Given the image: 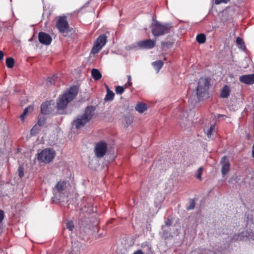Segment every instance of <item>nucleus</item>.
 Segmentation results:
<instances>
[{
	"instance_id": "1",
	"label": "nucleus",
	"mask_w": 254,
	"mask_h": 254,
	"mask_svg": "<svg viewBox=\"0 0 254 254\" xmlns=\"http://www.w3.org/2000/svg\"><path fill=\"white\" fill-rule=\"evenodd\" d=\"M78 88L76 86L71 87L68 91L59 97L57 102V108L60 111L66 108L68 103L77 96Z\"/></svg>"
},
{
	"instance_id": "2",
	"label": "nucleus",
	"mask_w": 254,
	"mask_h": 254,
	"mask_svg": "<svg viewBox=\"0 0 254 254\" xmlns=\"http://www.w3.org/2000/svg\"><path fill=\"white\" fill-rule=\"evenodd\" d=\"M95 107L93 106H87L84 113L78 116L73 121V124L76 128L79 129L83 127L87 123H89L94 115Z\"/></svg>"
},
{
	"instance_id": "3",
	"label": "nucleus",
	"mask_w": 254,
	"mask_h": 254,
	"mask_svg": "<svg viewBox=\"0 0 254 254\" xmlns=\"http://www.w3.org/2000/svg\"><path fill=\"white\" fill-rule=\"evenodd\" d=\"M172 27L171 23H162L156 20L151 24V31L155 37H159L169 33Z\"/></svg>"
},
{
	"instance_id": "4",
	"label": "nucleus",
	"mask_w": 254,
	"mask_h": 254,
	"mask_svg": "<svg viewBox=\"0 0 254 254\" xmlns=\"http://www.w3.org/2000/svg\"><path fill=\"white\" fill-rule=\"evenodd\" d=\"M209 86L210 80L208 78H200L196 88V95L199 100H202L207 95Z\"/></svg>"
},
{
	"instance_id": "5",
	"label": "nucleus",
	"mask_w": 254,
	"mask_h": 254,
	"mask_svg": "<svg viewBox=\"0 0 254 254\" xmlns=\"http://www.w3.org/2000/svg\"><path fill=\"white\" fill-rule=\"evenodd\" d=\"M56 26L59 32L64 37L67 36L72 29L69 27L66 16H60L56 22Z\"/></svg>"
},
{
	"instance_id": "6",
	"label": "nucleus",
	"mask_w": 254,
	"mask_h": 254,
	"mask_svg": "<svg viewBox=\"0 0 254 254\" xmlns=\"http://www.w3.org/2000/svg\"><path fill=\"white\" fill-rule=\"evenodd\" d=\"M66 182L62 180H60L57 183L53 190L54 194L53 198L60 200L64 196V191L66 188Z\"/></svg>"
},
{
	"instance_id": "7",
	"label": "nucleus",
	"mask_w": 254,
	"mask_h": 254,
	"mask_svg": "<svg viewBox=\"0 0 254 254\" xmlns=\"http://www.w3.org/2000/svg\"><path fill=\"white\" fill-rule=\"evenodd\" d=\"M55 151L51 149H45L38 154V160L45 163H49L52 161L55 156Z\"/></svg>"
},
{
	"instance_id": "8",
	"label": "nucleus",
	"mask_w": 254,
	"mask_h": 254,
	"mask_svg": "<svg viewBox=\"0 0 254 254\" xmlns=\"http://www.w3.org/2000/svg\"><path fill=\"white\" fill-rule=\"evenodd\" d=\"M107 39V37L105 34L100 35L96 39L91 52L93 54L98 53L106 44Z\"/></svg>"
},
{
	"instance_id": "9",
	"label": "nucleus",
	"mask_w": 254,
	"mask_h": 254,
	"mask_svg": "<svg viewBox=\"0 0 254 254\" xmlns=\"http://www.w3.org/2000/svg\"><path fill=\"white\" fill-rule=\"evenodd\" d=\"M107 150V143L104 141L98 142L95 147V152L97 157L102 158L106 154Z\"/></svg>"
},
{
	"instance_id": "10",
	"label": "nucleus",
	"mask_w": 254,
	"mask_h": 254,
	"mask_svg": "<svg viewBox=\"0 0 254 254\" xmlns=\"http://www.w3.org/2000/svg\"><path fill=\"white\" fill-rule=\"evenodd\" d=\"M220 164L222 165L221 173L222 176L225 177L229 172L230 164L226 156H224L221 159Z\"/></svg>"
},
{
	"instance_id": "11",
	"label": "nucleus",
	"mask_w": 254,
	"mask_h": 254,
	"mask_svg": "<svg viewBox=\"0 0 254 254\" xmlns=\"http://www.w3.org/2000/svg\"><path fill=\"white\" fill-rule=\"evenodd\" d=\"M38 40L40 43L48 46L51 44L52 38L49 34L40 32L38 34Z\"/></svg>"
},
{
	"instance_id": "12",
	"label": "nucleus",
	"mask_w": 254,
	"mask_h": 254,
	"mask_svg": "<svg viewBox=\"0 0 254 254\" xmlns=\"http://www.w3.org/2000/svg\"><path fill=\"white\" fill-rule=\"evenodd\" d=\"M54 111V105H52L51 101L43 103L41 105V113L44 115L52 114Z\"/></svg>"
},
{
	"instance_id": "13",
	"label": "nucleus",
	"mask_w": 254,
	"mask_h": 254,
	"mask_svg": "<svg viewBox=\"0 0 254 254\" xmlns=\"http://www.w3.org/2000/svg\"><path fill=\"white\" fill-rule=\"evenodd\" d=\"M137 46L140 49H151L155 46V41L151 39L140 41L137 43Z\"/></svg>"
},
{
	"instance_id": "14",
	"label": "nucleus",
	"mask_w": 254,
	"mask_h": 254,
	"mask_svg": "<svg viewBox=\"0 0 254 254\" xmlns=\"http://www.w3.org/2000/svg\"><path fill=\"white\" fill-rule=\"evenodd\" d=\"M174 43V39L171 37H167L164 41L161 43V49L163 50H167L170 49Z\"/></svg>"
},
{
	"instance_id": "15",
	"label": "nucleus",
	"mask_w": 254,
	"mask_h": 254,
	"mask_svg": "<svg viewBox=\"0 0 254 254\" xmlns=\"http://www.w3.org/2000/svg\"><path fill=\"white\" fill-rule=\"evenodd\" d=\"M239 80L243 83L253 84L254 83V73L242 75L240 76Z\"/></svg>"
},
{
	"instance_id": "16",
	"label": "nucleus",
	"mask_w": 254,
	"mask_h": 254,
	"mask_svg": "<svg viewBox=\"0 0 254 254\" xmlns=\"http://www.w3.org/2000/svg\"><path fill=\"white\" fill-rule=\"evenodd\" d=\"M141 247L142 249L143 252L145 254H155L152 250L151 246L147 242H144L141 244Z\"/></svg>"
},
{
	"instance_id": "17",
	"label": "nucleus",
	"mask_w": 254,
	"mask_h": 254,
	"mask_svg": "<svg viewBox=\"0 0 254 254\" xmlns=\"http://www.w3.org/2000/svg\"><path fill=\"white\" fill-rule=\"evenodd\" d=\"M231 89L229 86L225 85L221 89L220 97L222 98H227L230 94Z\"/></svg>"
},
{
	"instance_id": "18",
	"label": "nucleus",
	"mask_w": 254,
	"mask_h": 254,
	"mask_svg": "<svg viewBox=\"0 0 254 254\" xmlns=\"http://www.w3.org/2000/svg\"><path fill=\"white\" fill-rule=\"evenodd\" d=\"M107 94L105 96L104 100L105 101H112L114 99L115 94L111 91L108 86H106Z\"/></svg>"
},
{
	"instance_id": "19",
	"label": "nucleus",
	"mask_w": 254,
	"mask_h": 254,
	"mask_svg": "<svg viewBox=\"0 0 254 254\" xmlns=\"http://www.w3.org/2000/svg\"><path fill=\"white\" fill-rule=\"evenodd\" d=\"M91 75L93 78L95 80H98L100 79L102 77L101 73L100 71L96 68H93L91 71Z\"/></svg>"
},
{
	"instance_id": "20",
	"label": "nucleus",
	"mask_w": 254,
	"mask_h": 254,
	"mask_svg": "<svg viewBox=\"0 0 254 254\" xmlns=\"http://www.w3.org/2000/svg\"><path fill=\"white\" fill-rule=\"evenodd\" d=\"M135 110L139 113H142L147 110L146 105L144 103H139L136 105Z\"/></svg>"
},
{
	"instance_id": "21",
	"label": "nucleus",
	"mask_w": 254,
	"mask_h": 254,
	"mask_svg": "<svg viewBox=\"0 0 254 254\" xmlns=\"http://www.w3.org/2000/svg\"><path fill=\"white\" fill-rule=\"evenodd\" d=\"M152 64L154 69L158 72L163 66L164 63L161 60H158L153 62Z\"/></svg>"
},
{
	"instance_id": "22",
	"label": "nucleus",
	"mask_w": 254,
	"mask_h": 254,
	"mask_svg": "<svg viewBox=\"0 0 254 254\" xmlns=\"http://www.w3.org/2000/svg\"><path fill=\"white\" fill-rule=\"evenodd\" d=\"M236 44L239 49H241L243 51L245 50L246 46L245 45L244 41L242 38L240 37H237L236 39Z\"/></svg>"
},
{
	"instance_id": "23",
	"label": "nucleus",
	"mask_w": 254,
	"mask_h": 254,
	"mask_svg": "<svg viewBox=\"0 0 254 254\" xmlns=\"http://www.w3.org/2000/svg\"><path fill=\"white\" fill-rule=\"evenodd\" d=\"M215 127V124H211L209 128H204V131L206 134L207 136L210 138L212 134V132L214 131Z\"/></svg>"
},
{
	"instance_id": "24",
	"label": "nucleus",
	"mask_w": 254,
	"mask_h": 254,
	"mask_svg": "<svg viewBox=\"0 0 254 254\" xmlns=\"http://www.w3.org/2000/svg\"><path fill=\"white\" fill-rule=\"evenodd\" d=\"M33 107L32 106H29L26 108H25L23 111V113L20 116L19 118L21 121L24 120L25 116L27 115L28 112V111L30 110L31 111H33Z\"/></svg>"
},
{
	"instance_id": "25",
	"label": "nucleus",
	"mask_w": 254,
	"mask_h": 254,
	"mask_svg": "<svg viewBox=\"0 0 254 254\" xmlns=\"http://www.w3.org/2000/svg\"><path fill=\"white\" fill-rule=\"evenodd\" d=\"M14 60L11 57H8L6 59L5 63L6 66L9 68H11L14 66Z\"/></svg>"
},
{
	"instance_id": "26",
	"label": "nucleus",
	"mask_w": 254,
	"mask_h": 254,
	"mask_svg": "<svg viewBox=\"0 0 254 254\" xmlns=\"http://www.w3.org/2000/svg\"><path fill=\"white\" fill-rule=\"evenodd\" d=\"M196 41L200 44L204 43L206 41V37L204 34H199L196 36Z\"/></svg>"
},
{
	"instance_id": "27",
	"label": "nucleus",
	"mask_w": 254,
	"mask_h": 254,
	"mask_svg": "<svg viewBox=\"0 0 254 254\" xmlns=\"http://www.w3.org/2000/svg\"><path fill=\"white\" fill-rule=\"evenodd\" d=\"M58 78L57 75H54L51 77H48L47 81V84L48 85H51L55 83L56 78Z\"/></svg>"
},
{
	"instance_id": "28",
	"label": "nucleus",
	"mask_w": 254,
	"mask_h": 254,
	"mask_svg": "<svg viewBox=\"0 0 254 254\" xmlns=\"http://www.w3.org/2000/svg\"><path fill=\"white\" fill-rule=\"evenodd\" d=\"M115 91L117 94L121 95L124 92L125 88L123 86H117L116 87Z\"/></svg>"
},
{
	"instance_id": "29",
	"label": "nucleus",
	"mask_w": 254,
	"mask_h": 254,
	"mask_svg": "<svg viewBox=\"0 0 254 254\" xmlns=\"http://www.w3.org/2000/svg\"><path fill=\"white\" fill-rule=\"evenodd\" d=\"M66 227L69 231H72L74 227L72 221H68L66 223Z\"/></svg>"
},
{
	"instance_id": "30",
	"label": "nucleus",
	"mask_w": 254,
	"mask_h": 254,
	"mask_svg": "<svg viewBox=\"0 0 254 254\" xmlns=\"http://www.w3.org/2000/svg\"><path fill=\"white\" fill-rule=\"evenodd\" d=\"M190 204L189 206H187V209L188 210H190L195 207V202L193 199H190Z\"/></svg>"
},
{
	"instance_id": "31",
	"label": "nucleus",
	"mask_w": 254,
	"mask_h": 254,
	"mask_svg": "<svg viewBox=\"0 0 254 254\" xmlns=\"http://www.w3.org/2000/svg\"><path fill=\"white\" fill-rule=\"evenodd\" d=\"M40 127L36 124L31 129V134H35L38 133V131L40 129Z\"/></svg>"
},
{
	"instance_id": "32",
	"label": "nucleus",
	"mask_w": 254,
	"mask_h": 254,
	"mask_svg": "<svg viewBox=\"0 0 254 254\" xmlns=\"http://www.w3.org/2000/svg\"><path fill=\"white\" fill-rule=\"evenodd\" d=\"M133 119L131 117H127L125 118V122L127 127L129 126L132 124Z\"/></svg>"
},
{
	"instance_id": "33",
	"label": "nucleus",
	"mask_w": 254,
	"mask_h": 254,
	"mask_svg": "<svg viewBox=\"0 0 254 254\" xmlns=\"http://www.w3.org/2000/svg\"><path fill=\"white\" fill-rule=\"evenodd\" d=\"M18 176L20 178H22L24 176V168L20 166L18 168Z\"/></svg>"
},
{
	"instance_id": "34",
	"label": "nucleus",
	"mask_w": 254,
	"mask_h": 254,
	"mask_svg": "<svg viewBox=\"0 0 254 254\" xmlns=\"http://www.w3.org/2000/svg\"><path fill=\"white\" fill-rule=\"evenodd\" d=\"M202 170H203L202 167H199L197 170V174L196 176V177L197 179H198L200 180L202 179L201 175L202 174Z\"/></svg>"
},
{
	"instance_id": "35",
	"label": "nucleus",
	"mask_w": 254,
	"mask_h": 254,
	"mask_svg": "<svg viewBox=\"0 0 254 254\" xmlns=\"http://www.w3.org/2000/svg\"><path fill=\"white\" fill-rule=\"evenodd\" d=\"M45 123V119L44 118H40L39 119L37 124H36L38 125L40 127L42 126H43Z\"/></svg>"
},
{
	"instance_id": "36",
	"label": "nucleus",
	"mask_w": 254,
	"mask_h": 254,
	"mask_svg": "<svg viewBox=\"0 0 254 254\" xmlns=\"http://www.w3.org/2000/svg\"><path fill=\"white\" fill-rule=\"evenodd\" d=\"M242 233H241L240 235H235L231 239V241H238V240H241V237L243 236L241 235Z\"/></svg>"
},
{
	"instance_id": "37",
	"label": "nucleus",
	"mask_w": 254,
	"mask_h": 254,
	"mask_svg": "<svg viewBox=\"0 0 254 254\" xmlns=\"http://www.w3.org/2000/svg\"><path fill=\"white\" fill-rule=\"evenodd\" d=\"M230 0H215L216 4H219L221 3H227Z\"/></svg>"
},
{
	"instance_id": "38",
	"label": "nucleus",
	"mask_w": 254,
	"mask_h": 254,
	"mask_svg": "<svg viewBox=\"0 0 254 254\" xmlns=\"http://www.w3.org/2000/svg\"><path fill=\"white\" fill-rule=\"evenodd\" d=\"M4 218V213L2 210L0 209V223L1 222Z\"/></svg>"
},
{
	"instance_id": "39",
	"label": "nucleus",
	"mask_w": 254,
	"mask_h": 254,
	"mask_svg": "<svg viewBox=\"0 0 254 254\" xmlns=\"http://www.w3.org/2000/svg\"><path fill=\"white\" fill-rule=\"evenodd\" d=\"M132 85V82L131 81H127V83H126V84L125 85V87L126 88H127V87H130Z\"/></svg>"
},
{
	"instance_id": "40",
	"label": "nucleus",
	"mask_w": 254,
	"mask_h": 254,
	"mask_svg": "<svg viewBox=\"0 0 254 254\" xmlns=\"http://www.w3.org/2000/svg\"><path fill=\"white\" fill-rule=\"evenodd\" d=\"M133 254H143V252L141 250H138L135 251Z\"/></svg>"
},
{
	"instance_id": "41",
	"label": "nucleus",
	"mask_w": 254,
	"mask_h": 254,
	"mask_svg": "<svg viewBox=\"0 0 254 254\" xmlns=\"http://www.w3.org/2000/svg\"><path fill=\"white\" fill-rule=\"evenodd\" d=\"M165 224L167 226H170L172 224V222L170 219H168L165 221Z\"/></svg>"
},
{
	"instance_id": "42",
	"label": "nucleus",
	"mask_w": 254,
	"mask_h": 254,
	"mask_svg": "<svg viewBox=\"0 0 254 254\" xmlns=\"http://www.w3.org/2000/svg\"><path fill=\"white\" fill-rule=\"evenodd\" d=\"M3 53L2 51H0V61L3 59Z\"/></svg>"
},
{
	"instance_id": "43",
	"label": "nucleus",
	"mask_w": 254,
	"mask_h": 254,
	"mask_svg": "<svg viewBox=\"0 0 254 254\" xmlns=\"http://www.w3.org/2000/svg\"><path fill=\"white\" fill-rule=\"evenodd\" d=\"M217 116L218 118H219V117H225V118H227V117L226 115H222V114H218Z\"/></svg>"
},
{
	"instance_id": "44",
	"label": "nucleus",
	"mask_w": 254,
	"mask_h": 254,
	"mask_svg": "<svg viewBox=\"0 0 254 254\" xmlns=\"http://www.w3.org/2000/svg\"><path fill=\"white\" fill-rule=\"evenodd\" d=\"M252 156L254 158V145L253 146Z\"/></svg>"
},
{
	"instance_id": "45",
	"label": "nucleus",
	"mask_w": 254,
	"mask_h": 254,
	"mask_svg": "<svg viewBox=\"0 0 254 254\" xmlns=\"http://www.w3.org/2000/svg\"><path fill=\"white\" fill-rule=\"evenodd\" d=\"M128 81H131V76L130 75H127Z\"/></svg>"
},
{
	"instance_id": "46",
	"label": "nucleus",
	"mask_w": 254,
	"mask_h": 254,
	"mask_svg": "<svg viewBox=\"0 0 254 254\" xmlns=\"http://www.w3.org/2000/svg\"><path fill=\"white\" fill-rule=\"evenodd\" d=\"M180 125H181V126H182V127H183V126L182 125V123H180Z\"/></svg>"
},
{
	"instance_id": "47",
	"label": "nucleus",
	"mask_w": 254,
	"mask_h": 254,
	"mask_svg": "<svg viewBox=\"0 0 254 254\" xmlns=\"http://www.w3.org/2000/svg\"><path fill=\"white\" fill-rule=\"evenodd\" d=\"M59 114H63V112H59Z\"/></svg>"
}]
</instances>
